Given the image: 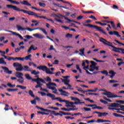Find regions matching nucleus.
<instances>
[{
	"label": "nucleus",
	"instance_id": "obj_1",
	"mask_svg": "<svg viewBox=\"0 0 124 124\" xmlns=\"http://www.w3.org/2000/svg\"><path fill=\"white\" fill-rule=\"evenodd\" d=\"M99 41H100V42H102V43H103V44H104L105 45H107L108 46H109L110 47L113 48V49H112V51H113L114 52H116L117 53H121V52H123L124 51V49L117 48L114 46L112 45V43L108 42L106 40V39L103 38H100Z\"/></svg>",
	"mask_w": 124,
	"mask_h": 124
},
{
	"label": "nucleus",
	"instance_id": "obj_2",
	"mask_svg": "<svg viewBox=\"0 0 124 124\" xmlns=\"http://www.w3.org/2000/svg\"><path fill=\"white\" fill-rule=\"evenodd\" d=\"M91 63H92V65H90L91 68L89 69L90 71L93 72V71H94V69H95V70H99V67H96V63L94 62L93 61H91Z\"/></svg>",
	"mask_w": 124,
	"mask_h": 124
},
{
	"label": "nucleus",
	"instance_id": "obj_3",
	"mask_svg": "<svg viewBox=\"0 0 124 124\" xmlns=\"http://www.w3.org/2000/svg\"><path fill=\"white\" fill-rule=\"evenodd\" d=\"M13 65L14 67H16V71H22L23 70V66H22V64L18 63V62H15L13 64Z\"/></svg>",
	"mask_w": 124,
	"mask_h": 124
},
{
	"label": "nucleus",
	"instance_id": "obj_4",
	"mask_svg": "<svg viewBox=\"0 0 124 124\" xmlns=\"http://www.w3.org/2000/svg\"><path fill=\"white\" fill-rule=\"evenodd\" d=\"M94 114H97L98 117L99 118H101V117H105L108 115V113L107 112H97V111H95L93 112Z\"/></svg>",
	"mask_w": 124,
	"mask_h": 124
},
{
	"label": "nucleus",
	"instance_id": "obj_5",
	"mask_svg": "<svg viewBox=\"0 0 124 124\" xmlns=\"http://www.w3.org/2000/svg\"><path fill=\"white\" fill-rule=\"evenodd\" d=\"M1 68L4 70V72L7 73V74H11L13 72L12 71L9 70V69L7 67L1 66Z\"/></svg>",
	"mask_w": 124,
	"mask_h": 124
},
{
	"label": "nucleus",
	"instance_id": "obj_6",
	"mask_svg": "<svg viewBox=\"0 0 124 124\" xmlns=\"http://www.w3.org/2000/svg\"><path fill=\"white\" fill-rule=\"evenodd\" d=\"M33 36L36 37V38H38L39 39H43V38H45V36L38 33L33 34Z\"/></svg>",
	"mask_w": 124,
	"mask_h": 124
},
{
	"label": "nucleus",
	"instance_id": "obj_7",
	"mask_svg": "<svg viewBox=\"0 0 124 124\" xmlns=\"http://www.w3.org/2000/svg\"><path fill=\"white\" fill-rule=\"evenodd\" d=\"M7 31L8 32H11L12 34H13V35L18 36L19 38H20V39H23V36L16 32L12 31Z\"/></svg>",
	"mask_w": 124,
	"mask_h": 124
},
{
	"label": "nucleus",
	"instance_id": "obj_8",
	"mask_svg": "<svg viewBox=\"0 0 124 124\" xmlns=\"http://www.w3.org/2000/svg\"><path fill=\"white\" fill-rule=\"evenodd\" d=\"M66 104H68L69 107H73L71 108H69V109H75V110H78V108H76V106H74V103L70 102L69 101H68V103Z\"/></svg>",
	"mask_w": 124,
	"mask_h": 124
},
{
	"label": "nucleus",
	"instance_id": "obj_9",
	"mask_svg": "<svg viewBox=\"0 0 124 124\" xmlns=\"http://www.w3.org/2000/svg\"><path fill=\"white\" fill-rule=\"evenodd\" d=\"M7 7H8V8H13L14 10H15L16 11H21V9L17 7V6H13L12 5H7Z\"/></svg>",
	"mask_w": 124,
	"mask_h": 124
},
{
	"label": "nucleus",
	"instance_id": "obj_10",
	"mask_svg": "<svg viewBox=\"0 0 124 124\" xmlns=\"http://www.w3.org/2000/svg\"><path fill=\"white\" fill-rule=\"evenodd\" d=\"M106 95L108 97V98H116V97H118V96H112L113 94L111 92H107L106 93Z\"/></svg>",
	"mask_w": 124,
	"mask_h": 124
},
{
	"label": "nucleus",
	"instance_id": "obj_11",
	"mask_svg": "<svg viewBox=\"0 0 124 124\" xmlns=\"http://www.w3.org/2000/svg\"><path fill=\"white\" fill-rule=\"evenodd\" d=\"M58 91L61 93V95H64L65 96L69 95V93L62 90V89H58Z\"/></svg>",
	"mask_w": 124,
	"mask_h": 124
},
{
	"label": "nucleus",
	"instance_id": "obj_12",
	"mask_svg": "<svg viewBox=\"0 0 124 124\" xmlns=\"http://www.w3.org/2000/svg\"><path fill=\"white\" fill-rule=\"evenodd\" d=\"M16 29L18 31H26V28H23L19 24H17L16 26Z\"/></svg>",
	"mask_w": 124,
	"mask_h": 124
},
{
	"label": "nucleus",
	"instance_id": "obj_13",
	"mask_svg": "<svg viewBox=\"0 0 124 124\" xmlns=\"http://www.w3.org/2000/svg\"><path fill=\"white\" fill-rule=\"evenodd\" d=\"M108 33L109 34H110V35H113V34H114V35H116V36H118V37H121V35L119 34V32L116 31H110L108 32Z\"/></svg>",
	"mask_w": 124,
	"mask_h": 124
},
{
	"label": "nucleus",
	"instance_id": "obj_14",
	"mask_svg": "<svg viewBox=\"0 0 124 124\" xmlns=\"http://www.w3.org/2000/svg\"><path fill=\"white\" fill-rule=\"evenodd\" d=\"M94 28L96 30H97L98 31H101V32H102V33H104V34H105V35H107V34L106 33V32L104 31L102 29L101 27H99L97 26H95Z\"/></svg>",
	"mask_w": 124,
	"mask_h": 124
},
{
	"label": "nucleus",
	"instance_id": "obj_15",
	"mask_svg": "<svg viewBox=\"0 0 124 124\" xmlns=\"http://www.w3.org/2000/svg\"><path fill=\"white\" fill-rule=\"evenodd\" d=\"M20 11L21 12H23L24 13H26L27 14H28V15H31L32 16H33V15L34 14V12H33L27 11L25 10H20Z\"/></svg>",
	"mask_w": 124,
	"mask_h": 124
},
{
	"label": "nucleus",
	"instance_id": "obj_16",
	"mask_svg": "<svg viewBox=\"0 0 124 124\" xmlns=\"http://www.w3.org/2000/svg\"><path fill=\"white\" fill-rule=\"evenodd\" d=\"M37 68L39 70H43V71H46V69H47V66L41 65L40 66H38Z\"/></svg>",
	"mask_w": 124,
	"mask_h": 124
},
{
	"label": "nucleus",
	"instance_id": "obj_17",
	"mask_svg": "<svg viewBox=\"0 0 124 124\" xmlns=\"http://www.w3.org/2000/svg\"><path fill=\"white\" fill-rule=\"evenodd\" d=\"M15 76L16 77H17V78H22L24 76V74L23 73H20V72H16L15 74Z\"/></svg>",
	"mask_w": 124,
	"mask_h": 124
},
{
	"label": "nucleus",
	"instance_id": "obj_18",
	"mask_svg": "<svg viewBox=\"0 0 124 124\" xmlns=\"http://www.w3.org/2000/svg\"><path fill=\"white\" fill-rule=\"evenodd\" d=\"M46 96H48L49 97H51L52 99V100H56L57 99H58V98H55V95L52 94V93H47L46 94Z\"/></svg>",
	"mask_w": 124,
	"mask_h": 124
},
{
	"label": "nucleus",
	"instance_id": "obj_19",
	"mask_svg": "<svg viewBox=\"0 0 124 124\" xmlns=\"http://www.w3.org/2000/svg\"><path fill=\"white\" fill-rule=\"evenodd\" d=\"M21 4H23L24 5H27L28 6H31V4L29 3V2L27 0H23V1L21 2Z\"/></svg>",
	"mask_w": 124,
	"mask_h": 124
},
{
	"label": "nucleus",
	"instance_id": "obj_20",
	"mask_svg": "<svg viewBox=\"0 0 124 124\" xmlns=\"http://www.w3.org/2000/svg\"><path fill=\"white\" fill-rule=\"evenodd\" d=\"M109 107H114L115 108H119V107H120V104L113 103L109 106Z\"/></svg>",
	"mask_w": 124,
	"mask_h": 124
},
{
	"label": "nucleus",
	"instance_id": "obj_21",
	"mask_svg": "<svg viewBox=\"0 0 124 124\" xmlns=\"http://www.w3.org/2000/svg\"><path fill=\"white\" fill-rule=\"evenodd\" d=\"M61 110H62L63 111H67V112H69L70 111H75V108H61Z\"/></svg>",
	"mask_w": 124,
	"mask_h": 124
},
{
	"label": "nucleus",
	"instance_id": "obj_22",
	"mask_svg": "<svg viewBox=\"0 0 124 124\" xmlns=\"http://www.w3.org/2000/svg\"><path fill=\"white\" fill-rule=\"evenodd\" d=\"M0 64H4L5 65L7 64V63L4 61V59L3 58H0Z\"/></svg>",
	"mask_w": 124,
	"mask_h": 124
},
{
	"label": "nucleus",
	"instance_id": "obj_23",
	"mask_svg": "<svg viewBox=\"0 0 124 124\" xmlns=\"http://www.w3.org/2000/svg\"><path fill=\"white\" fill-rule=\"evenodd\" d=\"M46 74H55V73L51 71V69L50 68H46Z\"/></svg>",
	"mask_w": 124,
	"mask_h": 124
},
{
	"label": "nucleus",
	"instance_id": "obj_24",
	"mask_svg": "<svg viewBox=\"0 0 124 124\" xmlns=\"http://www.w3.org/2000/svg\"><path fill=\"white\" fill-rule=\"evenodd\" d=\"M62 83H64V84H65V85H67L70 82V80H68V79H62Z\"/></svg>",
	"mask_w": 124,
	"mask_h": 124
},
{
	"label": "nucleus",
	"instance_id": "obj_25",
	"mask_svg": "<svg viewBox=\"0 0 124 124\" xmlns=\"http://www.w3.org/2000/svg\"><path fill=\"white\" fill-rule=\"evenodd\" d=\"M48 87H50V86H55V87H57V84H56V83H53L52 82H50L49 83H47L46 84V87H48Z\"/></svg>",
	"mask_w": 124,
	"mask_h": 124
},
{
	"label": "nucleus",
	"instance_id": "obj_26",
	"mask_svg": "<svg viewBox=\"0 0 124 124\" xmlns=\"http://www.w3.org/2000/svg\"><path fill=\"white\" fill-rule=\"evenodd\" d=\"M17 82L20 84H23L24 82V78H20L19 79H17Z\"/></svg>",
	"mask_w": 124,
	"mask_h": 124
},
{
	"label": "nucleus",
	"instance_id": "obj_27",
	"mask_svg": "<svg viewBox=\"0 0 124 124\" xmlns=\"http://www.w3.org/2000/svg\"><path fill=\"white\" fill-rule=\"evenodd\" d=\"M31 55L30 54L28 56H27L25 58H24L25 60H26V61H31Z\"/></svg>",
	"mask_w": 124,
	"mask_h": 124
},
{
	"label": "nucleus",
	"instance_id": "obj_28",
	"mask_svg": "<svg viewBox=\"0 0 124 124\" xmlns=\"http://www.w3.org/2000/svg\"><path fill=\"white\" fill-rule=\"evenodd\" d=\"M59 113L62 114V115H64V116H68V115H71V114L68 112H65L64 111H60Z\"/></svg>",
	"mask_w": 124,
	"mask_h": 124
},
{
	"label": "nucleus",
	"instance_id": "obj_29",
	"mask_svg": "<svg viewBox=\"0 0 124 124\" xmlns=\"http://www.w3.org/2000/svg\"><path fill=\"white\" fill-rule=\"evenodd\" d=\"M16 88H19L21 90H26L27 89V87L22 85H17Z\"/></svg>",
	"mask_w": 124,
	"mask_h": 124
},
{
	"label": "nucleus",
	"instance_id": "obj_30",
	"mask_svg": "<svg viewBox=\"0 0 124 124\" xmlns=\"http://www.w3.org/2000/svg\"><path fill=\"white\" fill-rule=\"evenodd\" d=\"M25 77L27 79V80H31L32 78L29 74H25Z\"/></svg>",
	"mask_w": 124,
	"mask_h": 124
},
{
	"label": "nucleus",
	"instance_id": "obj_31",
	"mask_svg": "<svg viewBox=\"0 0 124 124\" xmlns=\"http://www.w3.org/2000/svg\"><path fill=\"white\" fill-rule=\"evenodd\" d=\"M109 74H111V75H113V76H115L116 74H117V73L115 72L113 70H110L108 72Z\"/></svg>",
	"mask_w": 124,
	"mask_h": 124
},
{
	"label": "nucleus",
	"instance_id": "obj_32",
	"mask_svg": "<svg viewBox=\"0 0 124 124\" xmlns=\"http://www.w3.org/2000/svg\"><path fill=\"white\" fill-rule=\"evenodd\" d=\"M23 69L25 71H30V67H29L28 66H24L23 67Z\"/></svg>",
	"mask_w": 124,
	"mask_h": 124
},
{
	"label": "nucleus",
	"instance_id": "obj_33",
	"mask_svg": "<svg viewBox=\"0 0 124 124\" xmlns=\"http://www.w3.org/2000/svg\"><path fill=\"white\" fill-rule=\"evenodd\" d=\"M29 94H30V95H31V96L32 97H35V96H34V94H33V92H32V91L31 90H30L29 92Z\"/></svg>",
	"mask_w": 124,
	"mask_h": 124
},
{
	"label": "nucleus",
	"instance_id": "obj_34",
	"mask_svg": "<svg viewBox=\"0 0 124 124\" xmlns=\"http://www.w3.org/2000/svg\"><path fill=\"white\" fill-rule=\"evenodd\" d=\"M7 86L9 87L10 88H15L16 85L15 84L12 85L11 83H7Z\"/></svg>",
	"mask_w": 124,
	"mask_h": 124
},
{
	"label": "nucleus",
	"instance_id": "obj_35",
	"mask_svg": "<svg viewBox=\"0 0 124 124\" xmlns=\"http://www.w3.org/2000/svg\"><path fill=\"white\" fill-rule=\"evenodd\" d=\"M47 89H49V90H52V91H55V90L57 89L55 87H53L51 86H49V85L47 84V86H46Z\"/></svg>",
	"mask_w": 124,
	"mask_h": 124
},
{
	"label": "nucleus",
	"instance_id": "obj_36",
	"mask_svg": "<svg viewBox=\"0 0 124 124\" xmlns=\"http://www.w3.org/2000/svg\"><path fill=\"white\" fill-rule=\"evenodd\" d=\"M40 72H36V70H33L31 72V74H34V75H37V74H39Z\"/></svg>",
	"mask_w": 124,
	"mask_h": 124
},
{
	"label": "nucleus",
	"instance_id": "obj_37",
	"mask_svg": "<svg viewBox=\"0 0 124 124\" xmlns=\"http://www.w3.org/2000/svg\"><path fill=\"white\" fill-rule=\"evenodd\" d=\"M7 91H8V92H16V91H18V89H7Z\"/></svg>",
	"mask_w": 124,
	"mask_h": 124
},
{
	"label": "nucleus",
	"instance_id": "obj_38",
	"mask_svg": "<svg viewBox=\"0 0 124 124\" xmlns=\"http://www.w3.org/2000/svg\"><path fill=\"white\" fill-rule=\"evenodd\" d=\"M76 68L78 70H79L80 73H82V70L80 68V65L78 64L76 65Z\"/></svg>",
	"mask_w": 124,
	"mask_h": 124
},
{
	"label": "nucleus",
	"instance_id": "obj_39",
	"mask_svg": "<svg viewBox=\"0 0 124 124\" xmlns=\"http://www.w3.org/2000/svg\"><path fill=\"white\" fill-rule=\"evenodd\" d=\"M101 73H102V74H105L106 75H107V76H109V75L108 74V71L106 70L101 71Z\"/></svg>",
	"mask_w": 124,
	"mask_h": 124
},
{
	"label": "nucleus",
	"instance_id": "obj_40",
	"mask_svg": "<svg viewBox=\"0 0 124 124\" xmlns=\"http://www.w3.org/2000/svg\"><path fill=\"white\" fill-rule=\"evenodd\" d=\"M72 36H73V35L68 33L66 35V38H72Z\"/></svg>",
	"mask_w": 124,
	"mask_h": 124
},
{
	"label": "nucleus",
	"instance_id": "obj_41",
	"mask_svg": "<svg viewBox=\"0 0 124 124\" xmlns=\"http://www.w3.org/2000/svg\"><path fill=\"white\" fill-rule=\"evenodd\" d=\"M84 26L85 27H89V28H94V25H93L91 24H84Z\"/></svg>",
	"mask_w": 124,
	"mask_h": 124
},
{
	"label": "nucleus",
	"instance_id": "obj_42",
	"mask_svg": "<svg viewBox=\"0 0 124 124\" xmlns=\"http://www.w3.org/2000/svg\"><path fill=\"white\" fill-rule=\"evenodd\" d=\"M15 60H18V61H22V62H24V61H25V58H16Z\"/></svg>",
	"mask_w": 124,
	"mask_h": 124
},
{
	"label": "nucleus",
	"instance_id": "obj_43",
	"mask_svg": "<svg viewBox=\"0 0 124 124\" xmlns=\"http://www.w3.org/2000/svg\"><path fill=\"white\" fill-rule=\"evenodd\" d=\"M31 80L32 81V82H36L37 84H39V81H38V78H37L36 79L32 78Z\"/></svg>",
	"mask_w": 124,
	"mask_h": 124
},
{
	"label": "nucleus",
	"instance_id": "obj_44",
	"mask_svg": "<svg viewBox=\"0 0 124 124\" xmlns=\"http://www.w3.org/2000/svg\"><path fill=\"white\" fill-rule=\"evenodd\" d=\"M39 5H40V6H41L42 7H45V6H46V4L44 3L39 2Z\"/></svg>",
	"mask_w": 124,
	"mask_h": 124
},
{
	"label": "nucleus",
	"instance_id": "obj_45",
	"mask_svg": "<svg viewBox=\"0 0 124 124\" xmlns=\"http://www.w3.org/2000/svg\"><path fill=\"white\" fill-rule=\"evenodd\" d=\"M79 51L82 54V55H85V48L80 49Z\"/></svg>",
	"mask_w": 124,
	"mask_h": 124
},
{
	"label": "nucleus",
	"instance_id": "obj_46",
	"mask_svg": "<svg viewBox=\"0 0 124 124\" xmlns=\"http://www.w3.org/2000/svg\"><path fill=\"white\" fill-rule=\"evenodd\" d=\"M118 82H119V81H118V80H114V79L109 80V83H110V84H112V83H118Z\"/></svg>",
	"mask_w": 124,
	"mask_h": 124
},
{
	"label": "nucleus",
	"instance_id": "obj_47",
	"mask_svg": "<svg viewBox=\"0 0 124 124\" xmlns=\"http://www.w3.org/2000/svg\"><path fill=\"white\" fill-rule=\"evenodd\" d=\"M51 113H52V114L55 116H59L60 115V113H56L55 111H51Z\"/></svg>",
	"mask_w": 124,
	"mask_h": 124
},
{
	"label": "nucleus",
	"instance_id": "obj_48",
	"mask_svg": "<svg viewBox=\"0 0 124 124\" xmlns=\"http://www.w3.org/2000/svg\"><path fill=\"white\" fill-rule=\"evenodd\" d=\"M12 3H15L16 4H20V2H18L16 0H11V2Z\"/></svg>",
	"mask_w": 124,
	"mask_h": 124
},
{
	"label": "nucleus",
	"instance_id": "obj_49",
	"mask_svg": "<svg viewBox=\"0 0 124 124\" xmlns=\"http://www.w3.org/2000/svg\"><path fill=\"white\" fill-rule=\"evenodd\" d=\"M38 82H42V83L45 84V80L42 78H38Z\"/></svg>",
	"mask_w": 124,
	"mask_h": 124
},
{
	"label": "nucleus",
	"instance_id": "obj_50",
	"mask_svg": "<svg viewBox=\"0 0 124 124\" xmlns=\"http://www.w3.org/2000/svg\"><path fill=\"white\" fill-rule=\"evenodd\" d=\"M96 24H99L100 25H101V26H106L107 25V24L106 23H105V24H103L101 22H95Z\"/></svg>",
	"mask_w": 124,
	"mask_h": 124
},
{
	"label": "nucleus",
	"instance_id": "obj_51",
	"mask_svg": "<svg viewBox=\"0 0 124 124\" xmlns=\"http://www.w3.org/2000/svg\"><path fill=\"white\" fill-rule=\"evenodd\" d=\"M65 119H66V120H69V119H70L71 120H74V117L66 116V117H65Z\"/></svg>",
	"mask_w": 124,
	"mask_h": 124
},
{
	"label": "nucleus",
	"instance_id": "obj_52",
	"mask_svg": "<svg viewBox=\"0 0 124 124\" xmlns=\"http://www.w3.org/2000/svg\"><path fill=\"white\" fill-rule=\"evenodd\" d=\"M100 102H101L102 103H104V104H108V102L107 101L102 99L100 100Z\"/></svg>",
	"mask_w": 124,
	"mask_h": 124
},
{
	"label": "nucleus",
	"instance_id": "obj_53",
	"mask_svg": "<svg viewBox=\"0 0 124 124\" xmlns=\"http://www.w3.org/2000/svg\"><path fill=\"white\" fill-rule=\"evenodd\" d=\"M33 48V46H31L28 51V53H31V50H32Z\"/></svg>",
	"mask_w": 124,
	"mask_h": 124
},
{
	"label": "nucleus",
	"instance_id": "obj_54",
	"mask_svg": "<svg viewBox=\"0 0 124 124\" xmlns=\"http://www.w3.org/2000/svg\"><path fill=\"white\" fill-rule=\"evenodd\" d=\"M114 41H115V42H116V43H118V44H120V45H123V46H124V44L119 42V41H118L117 40H114Z\"/></svg>",
	"mask_w": 124,
	"mask_h": 124
},
{
	"label": "nucleus",
	"instance_id": "obj_55",
	"mask_svg": "<svg viewBox=\"0 0 124 124\" xmlns=\"http://www.w3.org/2000/svg\"><path fill=\"white\" fill-rule=\"evenodd\" d=\"M49 50L50 51H52V50H53L54 51H56V49L54 48V46H50V47L49 48Z\"/></svg>",
	"mask_w": 124,
	"mask_h": 124
},
{
	"label": "nucleus",
	"instance_id": "obj_56",
	"mask_svg": "<svg viewBox=\"0 0 124 124\" xmlns=\"http://www.w3.org/2000/svg\"><path fill=\"white\" fill-rule=\"evenodd\" d=\"M89 18H90L91 19H93V20H95L96 21V20H97V19H96L95 16H91L89 17Z\"/></svg>",
	"mask_w": 124,
	"mask_h": 124
},
{
	"label": "nucleus",
	"instance_id": "obj_57",
	"mask_svg": "<svg viewBox=\"0 0 124 124\" xmlns=\"http://www.w3.org/2000/svg\"><path fill=\"white\" fill-rule=\"evenodd\" d=\"M115 110H116L117 113H120L121 114H124V112H123L120 111V110H121V109L116 108V109H115Z\"/></svg>",
	"mask_w": 124,
	"mask_h": 124
},
{
	"label": "nucleus",
	"instance_id": "obj_58",
	"mask_svg": "<svg viewBox=\"0 0 124 124\" xmlns=\"http://www.w3.org/2000/svg\"><path fill=\"white\" fill-rule=\"evenodd\" d=\"M46 80L47 81V82H52V79L49 77H47L46 78Z\"/></svg>",
	"mask_w": 124,
	"mask_h": 124
},
{
	"label": "nucleus",
	"instance_id": "obj_59",
	"mask_svg": "<svg viewBox=\"0 0 124 124\" xmlns=\"http://www.w3.org/2000/svg\"><path fill=\"white\" fill-rule=\"evenodd\" d=\"M50 109H53V110H59L58 108H55V107H49Z\"/></svg>",
	"mask_w": 124,
	"mask_h": 124
},
{
	"label": "nucleus",
	"instance_id": "obj_60",
	"mask_svg": "<svg viewBox=\"0 0 124 124\" xmlns=\"http://www.w3.org/2000/svg\"><path fill=\"white\" fill-rule=\"evenodd\" d=\"M74 104H77V105H78V104H81V102H80V100L78 99V101H77L76 102H75V103H74Z\"/></svg>",
	"mask_w": 124,
	"mask_h": 124
},
{
	"label": "nucleus",
	"instance_id": "obj_61",
	"mask_svg": "<svg viewBox=\"0 0 124 124\" xmlns=\"http://www.w3.org/2000/svg\"><path fill=\"white\" fill-rule=\"evenodd\" d=\"M119 107L121 108V111H124V105L121 106V105H120Z\"/></svg>",
	"mask_w": 124,
	"mask_h": 124
},
{
	"label": "nucleus",
	"instance_id": "obj_62",
	"mask_svg": "<svg viewBox=\"0 0 124 124\" xmlns=\"http://www.w3.org/2000/svg\"><path fill=\"white\" fill-rule=\"evenodd\" d=\"M97 123H104V120L102 119H98L97 120Z\"/></svg>",
	"mask_w": 124,
	"mask_h": 124
},
{
	"label": "nucleus",
	"instance_id": "obj_63",
	"mask_svg": "<svg viewBox=\"0 0 124 124\" xmlns=\"http://www.w3.org/2000/svg\"><path fill=\"white\" fill-rule=\"evenodd\" d=\"M31 104H32L33 105L36 104V101H35V100H32L31 101Z\"/></svg>",
	"mask_w": 124,
	"mask_h": 124
},
{
	"label": "nucleus",
	"instance_id": "obj_64",
	"mask_svg": "<svg viewBox=\"0 0 124 124\" xmlns=\"http://www.w3.org/2000/svg\"><path fill=\"white\" fill-rule=\"evenodd\" d=\"M84 109L85 111H91V108H84Z\"/></svg>",
	"mask_w": 124,
	"mask_h": 124
}]
</instances>
